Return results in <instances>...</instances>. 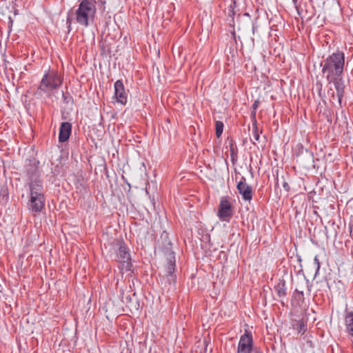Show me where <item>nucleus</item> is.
<instances>
[{
  "label": "nucleus",
  "mask_w": 353,
  "mask_h": 353,
  "mask_svg": "<svg viewBox=\"0 0 353 353\" xmlns=\"http://www.w3.org/2000/svg\"><path fill=\"white\" fill-rule=\"evenodd\" d=\"M72 130V125L68 122H63L61 124L59 134V141L61 143L65 142L69 139Z\"/></svg>",
  "instance_id": "9b49d317"
},
{
  "label": "nucleus",
  "mask_w": 353,
  "mask_h": 353,
  "mask_svg": "<svg viewBox=\"0 0 353 353\" xmlns=\"http://www.w3.org/2000/svg\"><path fill=\"white\" fill-rule=\"evenodd\" d=\"M115 249L118 250L117 261L120 263V268L123 270H130L132 267L130 254L124 241L117 240Z\"/></svg>",
  "instance_id": "20e7f679"
},
{
  "label": "nucleus",
  "mask_w": 353,
  "mask_h": 353,
  "mask_svg": "<svg viewBox=\"0 0 353 353\" xmlns=\"http://www.w3.org/2000/svg\"><path fill=\"white\" fill-rule=\"evenodd\" d=\"M114 95L117 103L125 105L128 101V94L125 90L124 85L121 80H117L114 85Z\"/></svg>",
  "instance_id": "0eeeda50"
},
{
  "label": "nucleus",
  "mask_w": 353,
  "mask_h": 353,
  "mask_svg": "<svg viewBox=\"0 0 353 353\" xmlns=\"http://www.w3.org/2000/svg\"><path fill=\"white\" fill-rule=\"evenodd\" d=\"M223 123L222 121H216L215 124L216 128V135L217 137H220L223 133Z\"/></svg>",
  "instance_id": "f3484780"
},
{
  "label": "nucleus",
  "mask_w": 353,
  "mask_h": 353,
  "mask_svg": "<svg viewBox=\"0 0 353 353\" xmlns=\"http://www.w3.org/2000/svg\"><path fill=\"white\" fill-rule=\"evenodd\" d=\"M253 340L251 333L247 331L241 336L237 347V353H251Z\"/></svg>",
  "instance_id": "423d86ee"
},
{
  "label": "nucleus",
  "mask_w": 353,
  "mask_h": 353,
  "mask_svg": "<svg viewBox=\"0 0 353 353\" xmlns=\"http://www.w3.org/2000/svg\"><path fill=\"white\" fill-rule=\"evenodd\" d=\"M258 106H259V101H255L254 103L252 105V108L253 109L252 115L254 117H255L256 110L257 109Z\"/></svg>",
  "instance_id": "aec40b11"
},
{
  "label": "nucleus",
  "mask_w": 353,
  "mask_h": 353,
  "mask_svg": "<svg viewBox=\"0 0 353 353\" xmlns=\"http://www.w3.org/2000/svg\"><path fill=\"white\" fill-rule=\"evenodd\" d=\"M95 3L88 0H83L75 11V19L77 23L88 27L90 21L94 20L96 14Z\"/></svg>",
  "instance_id": "f03ea898"
},
{
  "label": "nucleus",
  "mask_w": 353,
  "mask_h": 353,
  "mask_svg": "<svg viewBox=\"0 0 353 353\" xmlns=\"http://www.w3.org/2000/svg\"><path fill=\"white\" fill-rule=\"evenodd\" d=\"M344 65V53L339 51L334 52L321 63L322 73L325 77L327 81H334L336 79H342Z\"/></svg>",
  "instance_id": "f257e3e1"
},
{
  "label": "nucleus",
  "mask_w": 353,
  "mask_h": 353,
  "mask_svg": "<svg viewBox=\"0 0 353 353\" xmlns=\"http://www.w3.org/2000/svg\"><path fill=\"white\" fill-rule=\"evenodd\" d=\"M66 23L68 25V31L70 32L71 30V24H72L71 19L70 17L67 18Z\"/></svg>",
  "instance_id": "412c9836"
},
{
  "label": "nucleus",
  "mask_w": 353,
  "mask_h": 353,
  "mask_svg": "<svg viewBox=\"0 0 353 353\" xmlns=\"http://www.w3.org/2000/svg\"><path fill=\"white\" fill-rule=\"evenodd\" d=\"M237 190L245 201H250L252 199V190L250 185L245 182V179L242 177L237 184Z\"/></svg>",
  "instance_id": "6e6552de"
},
{
  "label": "nucleus",
  "mask_w": 353,
  "mask_h": 353,
  "mask_svg": "<svg viewBox=\"0 0 353 353\" xmlns=\"http://www.w3.org/2000/svg\"><path fill=\"white\" fill-rule=\"evenodd\" d=\"M274 290L279 298H284L287 294L285 281L284 280L279 281L278 283L274 286Z\"/></svg>",
  "instance_id": "4468645a"
},
{
  "label": "nucleus",
  "mask_w": 353,
  "mask_h": 353,
  "mask_svg": "<svg viewBox=\"0 0 353 353\" xmlns=\"http://www.w3.org/2000/svg\"><path fill=\"white\" fill-rule=\"evenodd\" d=\"M175 271V261L174 256H171L170 259H168V265L166 267V276L168 279L169 281L175 280V275H174V272Z\"/></svg>",
  "instance_id": "f8f14e48"
},
{
  "label": "nucleus",
  "mask_w": 353,
  "mask_h": 353,
  "mask_svg": "<svg viewBox=\"0 0 353 353\" xmlns=\"http://www.w3.org/2000/svg\"><path fill=\"white\" fill-rule=\"evenodd\" d=\"M314 264L316 266V274L319 271V269H320V267H321L320 261L319 260V257H318L317 255L315 256V257L314 259Z\"/></svg>",
  "instance_id": "6ab92c4d"
},
{
  "label": "nucleus",
  "mask_w": 353,
  "mask_h": 353,
  "mask_svg": "<svg viewBox=\"0 0 353 353\" xmlns=\"http://www.w3.org/2000/svg\"><path fill=\"white\" fill-rule=\"evenodd\" d=\"M346 332L353 336V312H348L345 317Z\"/></svg>",
  "instance_id": "ddd939ff"
},
{
  "label": "nucleus",
  "mask_w": 353,
  "mask_h": 353,
  "mask_svg": "<svg viewBox=\"0 0 353 353\" xmlns=\"http://www.w3.org/2000/svg\"><path fill=\"white\" fill-rule=\"evenodd\" d=\"M217 216L222 221H230L232 216V209L231 203L226 198H221Z\"/></svg>",
  "instance_id": "39448f33"
},
{
  "label": "nucleus",
  "mask_w": 353,
  "mask_h": 353,
  "mask_svg": "<svg viewBox=\"0 0 353 353\" xmlns=\"http://www.w3.org/2000/svg\"><path fill=\"white\" fill-rule=\"evenodd\" d=\"M239 0H232L234 7L237 6V2Z\"/></svg>",
  "instance_id": "5701e85b"
},
{
  "label": "nucleus",
  "mask_w": 353,
  "mask_h": 353,
  "mask_svg": "<svg viewBox=\"0 0 353 353\" xmlns=\"http://www.w3.org/2000/svg\"><path fill=\"white\" fill-rule=\"evenodd\" d=\"M252 137H253V143L254 144L255 141H259V139H260V135H259V130H258V128H257V125H256V119H254L253 123H252Z\"/></svg>",
  "instance_id": "dca6fc26"
},
{
  "label": "nucleus",
  "mask_w": 353,
  "mask_h": 353,
  "mask_svg": "<svg viewBox=\"0 0 353 353\" xmlns=\"http://www.w3.org/2000/svg\"><path fill=\"white\" fill-rule=\"evenodd\" d=\"M297 327H295V329L297 330L299 333L303 334L306 330L305 325L303 321H299L296 324ZM295 326V325H294Z\"/></svg>",
  "instance_id": "a211bd4d"
},
{
  "label": "nucleus",
  "mask_w": 353,
  "mask_h": 353,
  "mask_svg": "<svg viewBox=\"0 0 353 353\" xmlns=\"http://www.w3.org/2000/svg\"><path fill=\"white\" fill-rule=\"evenodd\" d=\"M341 79H336L334 81H328L329 83H332L334 85L336 94L339 98V101L341 102V98L343 97V85L340 82Z\"/></svg>",
  "instance_id": "2eb2a0df"
},
{
  "label": "nucleus",
  "mask_w": 353,
  "mask_h": 353,
  "mask_svg": "<svg viewBox=\"0 0 353 353\" xmlns=\"http://www.w3.org/2000/svg\"><path fill=\"white\" fill-rule=\"evenodd\" d=\"M292 1H293V2H294V4H295V3H296V1H297V0H292Z\"/></svg>",
  "instance_id": "bb28decb"
},
{
  "label": "nucleus",
  "mask_w": 353,
  "mask_h": 353,
  "mask_svg": "<svg viewBox=\"0 0 353 353\" xmlns=\"http://www.w3.org/2000/svg\"><path fill=\"white\" fill-rule=\"evenodd\" d=\"M283 188H284L285 190H288V188H289L288 184L287 183H284V184H283Z\"/></svg>",
  "instance_id": "b1692460"
},
{
  "label": "nucleus",
  "mask_w": 353,
  "mask_h": 353,
  "mask_svg": "<svg viewBox=\"0 0 353 353\" xmlns=\"http://www.w3.org/2000/svg\"><path fill=\"white\" fill-rule=\"evenodd\" d=\"M63 97L64 98L65 101L67 99V97L65 96L64 93H63Z\"/></svg>",
  "instance_id": "393cba45"
},
{
  "label": "nucleus",
  "mask_w": 353,
  "mask_h": 353,
  "mask_svg": "<svg viewBox=\"0 0 353 353\" xmlns=\"http://www.w3.org/2000/svg\"><path fill=\"white\" fill-rule=\"evenodd\" d=\"M30 196L45 197L41 180L35 179L31 181L30 183Z\"/></svg>",
  "instance_id": "9d476101"
},
{
  "label": "nucleus",
  "mask_w": 353,
  "mask_h": 353,
  "mask_svg": "<svg viewBox=\"0 0 353 353\" xmlns=\"http://www.w3.org/2000/svg\"><path fill=\"white\" fill-rule=\"evenodd\" d=\"M45 205V197L30 196L28 209L32 212H40Z\"/></svg>",
  "instance_id": "1a4fd4ad"
},
{
  "label": "nucleus",
  "mask_w": 353,
  "mask_h": 353,
  "mask_svg": "<svg viewBox=\"0 0 353 353\" xmlns=\"http://www.w3.org/2000/svg\"><path fill=\"white\" fill-rule=\"evenodd\" d=\"M295 292L296 293H298L299 294L301 295V296H303V291H299L298 289H296L295 290Z\"/></svg>",
  "instance_id": "4be33fe9"
},
{
  "label": "nucleus",
  "mask_w": 353,
  "mask_h": 353,
  "mask_svg": "<svg viewBox=\"0 0 353 353\" xmlns=\"http://www.w3.org/2000/svg\"><path fill=\"white\" fill-rule=\"evenodd\" d=\"M232 35L234 37V39H235V32H234V31L232 32Z\"/></svg>",
  "instance_id": "a878e982"
},
{
  "label": "nucleus",
  "mask_w": 353,
  "mask_h": 353,
  "mask_svg": "<svg viewBox=\"0 0 353 353\" xmlns=\"http://www.w3.org/2000/svg\"><path fill=\"white\" fill-rule=\"evenodd\" d=\"M61 84L62 79L58 73L54 70H48L41 79L37 92L39 94L43 92L49 97L52 91L59 88Z\"/></svg>",
  "instance_id": "7ed1b4c3"
}]
</instances>
